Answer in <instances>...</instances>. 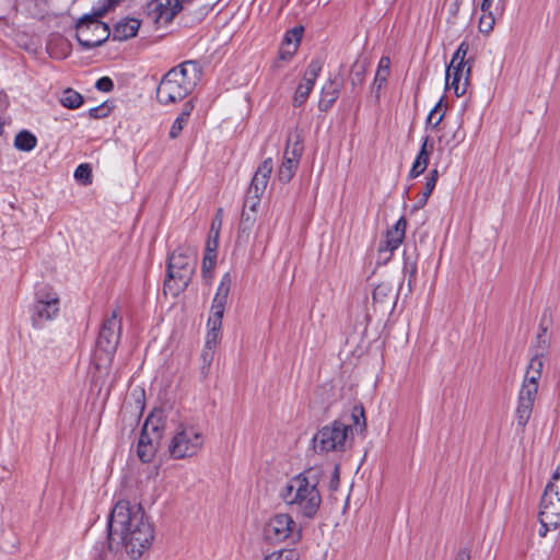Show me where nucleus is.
<instances>
[{
    "mask_svg": "<svg viewBox=\"0 0 560 560\" xmlns=\"http://www.w3.org/2000/svg\"><path fill=\"white\" fill-rule=\"evenodd\" d=\"M192 109H194V104H192L191 102H188V103H186V104L184 105V107H183V109H182V112H180L179 116H180V117H184L186 120H188V118H189V116H190V114H191Z\"/></svg>",
    "mask_w": 560,
    "mask_h": 560,
    "instance_id": "37998d69",
    "label": "nucleus"
},
{
    "mask_svg": "<svg viewBox=\"0 0 560 560\" xmlns=\"http://www.w3.org/2000/svg\"><path fill=\"white\" fill-rule=\"evenodd\" d=\"M322 469L313 467L290 478L279 490V497L292 512L313 518L322 504L318 483Z\"/></svg>",
    "mask_w": 560,
    "mask_h": 560,
    "instance_id": "f03ea898",
    "label": "nucleus"
},
{
    "mask_svg": "<svg viewBox=\"0 0 560 560\" xmlns=\"http://www.w3.org/2000/svg\"><path fill=\"white\" fill-rule=\"evenodd\" d=\"M303 35V27L296 26L288 31L284 35L282 46L280 48V58L283 60L290 59L298 50L299 44Z\"/></svg>",
    "mask_w": 560,
    "mask_h": 560,
    "instance_id": "4be33fe9",
    "label": "nucleus"
},
{
    "mask_svg": "<svg viewBox=\"0 0 560 560\" xmlns=\"http://www.w3.org/2000/svg\"><path fill=\"white\" fill-rule=\"evenodd\" d=\"M187 122H188V120H186L184 117H180L178 115V117L174 120V122L171 127L170 137L172 139H176Z\"/></svg>",
    "mask_w": 560,
    "mask_h": 560,
    "instance_id": "e433bc0d",
    "label": "nucleus"
},
{
    "mask_svg": "<svg viewBox=\"0 0 560 560\" xmlns=\"http://www.w3.org/2000/svg\"><path fill=\"white\" fill-rule=\"evenodd\" d=\"M197 252L189 245L177 247L168 257L164 292L177 296L189 284L196 269Z\"/></svg>",
    "mask_w": 560,
    "mask_h": 560,
    "instance_id": "20e7f679",
    "label": "nucleus"
},
{
    "mask_svg": "<svg viewBox=\"0 0 560 560\" xmlns=\"http://www.w3.org/2000/svg\"><path fill=\"white\" fill-rule=\"evenodd\" d=\"M247 222L248 223L250 222V218L249 217H246V218L243 217V224H245Z\"/></svg>",
    "mask_w": 560,
    "mask_h": 560,
    "instance_id": "603ef678",
    "label": "nucleus"
},
{
    "mask_svg": "<svg viewBox=\"0 0 560 560\" xmlns=\"http://www.w3.org/2000/svg\"><path fill=\"white\" fill-rule=\"evenodd\" d=\"M155 451H156L155 444H145L143 442V440L138 441L137 454H138V457L141 459V462H143V463L151 462L155 455Z\"/></svg>",
    "mask_w": 560,
    "mask_h": 560,
    "instance_id": "c85d7f7f",
    "label": "nucleus"
},
{
    "mask_svg": "<svg viewBox=\"0 0 560 560\" xmlns=\"http://www.w3.org/2000/svg\"><path fill=\"white\" fill-rule=\"evenodd\" d=\"M120 334L121 319L118 316V312L114 310L104 320L96 340L93 360L97 370L106 369L112 362L120 340Z\"/></svg>",
    "mask_w": 560,
    "mask_h": 560,
    "instance_id": "0eeeda50",
    "label": "nucleus"
},
{
    "mask_svg": "<svg viewBox=\"0 0 560 560\" xmlns=\"http://www.w3.org/2000/svg\"><path fill=\"white\" fill-rule=\"evenodd\" d=\"M389 67H390L389 58L388 57H382L380 62H378L377 70H385L386 72H389Z\"/></svg>",
    "mask_w": 560,
    "mask_h": 560,
    "instance_id": "c03bdc74",
    "label": "nucleus"
},
{
    "mask_svg": "<svg viewBox=\"0 0 560 560\" xmlns=\"http://www.w3.org/2000/svg\"><path fill=\"white\" fill-rule=\"evenodd\" d=\"M74 178L83 184H90L92 179V170L89 164H80L74 171Z\"/></svg>",
    "mask_w": 560,
    "mask_h": 560,
    "instance_id": "473e14b6",
    "label": "nucleus"
},
{
    "mask_svg": "<svg viewBox=\"0 0 560 560\" xmlns=\"http://www.w3.org/2000/svg\"><path fill=\"white\" fill-rule=\"evenodd\" d=\"M273 171L271 159H266L256 170L248 192L254 194L255 198H259L267 189L270 175Z\"/></svg>",
    "mask_w": 560,
    "mask_h": 560,
    "instance_id": "6ab92c4d",
    "label": "nucleus"
},
{
    "mask_svg": "<svg viewBox=\"0 0 560 560\" xmlns=\"http://www.w3.org/2000/svg\"><path fill=\"white\" fill-rule=\"evenodd\" d=\"M506 0H482L480 3L481 15L478 28L483 34L492 32L495 21L505 10Z\"/></svg>",
    "mask_w": 560,
    "mask_h": 560,
    "instance_id": "2eb2a0df",
    "label": "nucleus"
},
{
    "mask_svg": "<svg viewBox=\"0 0 560 560\" xmlns=\"http://www.w3.org/2000/svg\"><path fill=\"white\" fill-rule=\"evenodd\" d=\"M444 117V110L442 106V100H440L435 106L431 109V112L428 115L427 124L430 125L432 128H435L440 125Z\"/></svg>",
    "mask_w": 560,
    "mask_h": 560,
    "instance_id": "c756f323",
    "label": "nucleus"
},
{
    "mask_svg": "<svg viewBox=\"0 0 560 560\" xmlns=\"http://www.w3.org/2000/svg\"><path fill=\"white\" fill-rule=\"evenodd\" d=\"M407 222L405 218H400L395 225L387 231L384 242L380 246V252H388L392 254L396 250L405 238Z\"/></svg>",
    "mask_w": 560,
    "mask_h": 560,
    "instance_id": "412c9836",
    "label": "nucleus"
},
{
    "mask_svg": "<svg viewBox=\"0 0 560 560\" xmlns=\"http://www.w3.org/2000/svg\"><path fill=\"white\" fill-rule=\"evenodd\" d=\"M542 366H544V362H542V359L538 355L534 357L529 364H528V371H532V372H538L541 374V371H542Z\"/></svg>",
    "mask_w": 560,
    "mask_h": 560,
    "instance_id": "a19ab883",
    "label": "nucleus"
},
{
    "mask_svg": "<svg viewBox=\"0 0 560 560\" xmlns=\"http://www.w3.org/2000/svg\"><path fill=\"white\" fill-rule=\"evenodd\" d=\"M353 428L350 423L335 420L323 427L313 438L314 448L319 453L343 452L351 444Z\"/></svg>",
    "mask_w": 560,
    "mask_h": 560,
    "instance_id": "9d476101",
    "label": "nucleus"
},
{
    "mask_svg": "<svg viewBox=\"0 0 560 560\" xmlns=\"http://www.w3.org/2000/svg\"><path fill=\"white\" fill-rule=\"evenodd\" d=\"M149 8L154 22L167 24L180 11L182 4L179 0H153Z\"/></svg>",
    "mask_w": 560,
    "mask_h": 560,
    "instance_id": "a211bd4d",
    "label": "nucleus"
},
{
    "mask_svg": "<svg viewBox=\"0 0 560 560\" xmlns=\"http://www.w3.org/2000/svg\"><path fill=\"white\" fill-rule=\"evenodd\" d=\"M351 419L357 428L362 432L365 430L366 422L364 418V412L362 408L355 407L352 410Z\"/></svg>",
    "mask_w": 560,
    "mask_h": 560,
    "instance_id": "f704fd0d",
    "label": "nucleus"
},
{
    "mask_svg": "<svg viewBox=\"0 0 560 560\" xmlns=\"http://www.w3.org/2000/svg\"><path fill=\"white\" fill-rule=\"evenodd\" d=\"M154 538L153 527L142 506L119 500L108 518V542L110 548L122 547L133 559L149 549Z\"/></svg>",
    "mask_w": 560,
    "mask_h": 560,
    "instance_id": "f257e3e1",
    "label": "nucleus"
},
{
    "mask_svg": "<svg viewBox=\"0 0 560 560\" xmlns=\"http://www.w3.org/2000/svg\"><path fill=\"white\" fill-rule=\"evenodd\" d=\"M438 178H439V171L436 168H434L430 172L429 176L427 177L422 197L419 200L420 206H424L427 203L430 195L434 190Z\"/></svg>",
    "mask_w": 560,
    "mask_h": 560,
    "instance_id": "cd10ccee",
    "label": "nucleus"
},
{
    "mask_svg": "<svg viewBox=\"0 0 560 560\" xmlns=\"http://www.w3.org/2000/svg\"><path fill=\"white\" fill-rule=\"evenodd\" d=\"M459 7H460V0H454L451 4H450V12L451 14L455 18L459 11Z\"/></svg>",
    "mask_w": 560,
    "mask_h": 560,
    "instance_id": "a18cd8bd",
    "label": "nucleus"
},
{
    "mask_svg": "<svg viewBox=\"0 0 560 560\" xmlns=\"http://www.w3.org/2000/svg\"><path fill=\"white\" fill-rule=\"evenodd\" d=\"M232 285V277L230 273H224L220 280L217 292L212 300L210 315L207 323H212V325L222 324V318L225 312V305L228 302V298L230 294Z\"/></svg>",
    "mask_w": 560,
    "mask_h": 560,
    "instance_id": "4468645a",
    "label": "nucleus"
},
{
    "mask_svg": "<svg viewBox=\"0 0 560 560\" xmlns=\"http://www.w3.org/2000/svg\"><path fill=\"white\" fill-rule=\"evenodd\" d=\"M262 560H299L294 549H281L267 555Z\"/></svg>",
    "mask_w": 560,
    "mask_h": 560,
    "instance_id": "7c9ffc66",
    "label": "nucleus"
},
{
    "mask_svg": "<svg viewBox=\"0 0 560 560\" xmlns=\"http://www.w3.org/2000/svg\"><path fill=\"white\" fill-rule=\"evenodd\" d=\"M539 535L560 526V464L553 471L551 480L545 488L539 505Z\"/></svg>",
    "mask_w": 560,
    "mask_h": 560,
    "instance_id": "6e6552de",
    "label": "nucleus"
},
{
    "mask_svg": "<svg viewBox=\"0 0 560 560\" xmlns=\"http://www.w3.org/2000/svg\"><path fill=\"white\" fill-rule=\"evenodd\" d=\"M322 67L323 66L319 60H312L307 66L303 79L301 83L298 85L293 97V105L295 107H300L306 102L310 93L314 88L316 79L318 78L322 71Z\"/></svg>",
    "mask_w": 560,
    "mask_h": 560,
    "instance_id": "dca6fc26",
    "label": "nucleus"
},
{
    "mask_svg": "<svg viewBox=\"0 0 560 560\" xmlns=\"http://www.w3.org/2000/svg\"><path fill=\"white\" fill-rule=\"evenodd\" d=\"M337 96H338V93L336 90H334L331 93H329L328 105L332 104L336 101Z\"/></svg>",
    "mask_w": 560,
    "mask_h": 560,
    "instance_id": "de8ad7c7",
    "label": "nucleus"
},
{
    "mask_svg": "<svg viewBox=\"0 0 560 560\" xmlns=\"http://www.w3.org/2000/svg\"><path fill=\"white\" fill-rule=\"evenodd\" d=\"M388 75L389 72H386L385 70H377L374 78L373 88L380 91L387 81Z\"/></svg>",
    "mask_w": 560,
    "mask_h": 560,
    "instance_id": "4c0bfd02",
    "label": "nucleus"
},
{
    "mask_svg": "<svg viewBox=\"0 0 560 560\" xmlns=\"http://www.w3.org/2000/svg\"><path fill=\"white\" fill-rule=\"evenodd\" d=\"M393 288L389 283H381L373 291V300L377 303H384L392 295Z\"/></svg>",
    "mask_w": 560,
    "mask_h": 560,
    "instance_id": "2f4dec72",
    "label": "nucleus"
},
{
    "mask_svg": "<svg viewBox=\"0 0 560 560\" xmlns=\"http://www.w3.org/2000/svg\"><path fill=\"white\" fill-rule=\"evenodd\" d=\"M301 527L288 513L275 514L264 526L265 539L273 544L285 540L296 542L301 538Z\"/></svg>",
    "mask_w": 560,
    "mask_h": 560,
    "instance_id": "9b49d317",
    "label": "nucleus"
},
{
    "mask_svg": "<svg viewBox=\"0 0 560 560\" xmlns=\"http://www.w3.org/2000/svg\"><path fill=\"white\" fill-rule=\"evenodd\" d=\"M468 49L466 42L460 43L446 69V90H452L456 96L464 95L470 85L472 61L466 58Z\"/></svg>",
    "mask_w": 560,
    "mask_h": 560,
    "instance_id": "1a4fd4ad",
    "label": "nucleus"
},
{
    "mask_svg": "<svg viewBox=\"0 0 560 560\" xmlns=\"http://www.w3.org/2000/svg\"><path fill=\"white\" fill-rule=\"evenodd\" d=\"M97 112H98V108H96V107H95V108H92V109H91V112H90V113H91V116H93V117H98Z\"/></svg>",
    "mask_w": 560,
    "mask_h": 560,
    "instance_id": "3c124183",
    "label": "nucleus"
},
{
    "mask_svg": "<svg viewBox=\"0 0 560 560\" xmlns=\"http://www.w3.org/2000/svg\"><path fill=\"white\" fill-rule=\"evenodd\" d=\"M117 0H105L102 8L94 10L93 15H85L77 23V39L84 49L101 46L110 35L108 26L98 19L104 16Z\"/></svg>",
    "mask_w": 560,
    "mask_h": 560,
    "instance_id": "423d86ee",
    "label": "nucleus"
},
{
    "mask_svg": "<svg viewBox=\"0 0 560 560\" xmlns=\"http://www.w3.org/2000/svg\"><path fill=\"white\" fill-rule=\"evenodd\" d=\"M537 392L538 385L522 384L516 409L517 423L522 427H524L530 418Z\"/></svg>",
    "mask_w": 560,
    "mask_h": 560,
    "instance_id": "f3484780",
    "label": "nucleus"
},
{
    "mask_svg": "<svg viewBox=\"0 0 560 560\" xmlns=\"http://www.w3.org/2000/svg\"><path fill=\"white\" fill-rule=\"evenodd\" d=\"M219 237V230L215 231L213 244L210 243V248H217V240Z\"/></svg>",
    "mask_w": 560,
    "mask_h": 560,
    "instance_id": "8fccbe9b",
    "label": "nucleus"
},
{
    "mask_svg": "<svg viewBox=\"0 0 560 560\" xmlns=\"http://www.w3.org/2000/svg\"><path fill=\"white\" fill-rule=\"evenodd\" d=\"M222 324L207 323V334L205 338V347L201 352L203 366L209 368L214 359L215 348L221 340Z\"/></svg>",
    "mask_w": 560,
    "mask_h": 560,
    "instance_id": "aec40b11",
    "label": "nucleus"
},
{
    "mask_svg": "<svg viewBox=\"0 0 560 560\" xmlns=\"http://www.w3.org/2000/svg\"><path fill=\"white\" fill-rule=\"evenodd\" d=\"M302 153L303 144L300 133H291L288 138L282 162L278 168V179L281 183H289L293 178L299 167Z\"/></svg>",
    "mask_w": 560,
    "mask_h": 560,
    "instance_id": "f8f14e48",
    "label": "nucleus"
},
{
    "mask_svg": "<svg viewBox=\"0 0 560 560\" xmlns=\"http://www.w3.org/2000/svg\"><path fill=\"white\" fill-rule=\"evenodd\" d=\"M541 374L538 373V372H532V371H528L526 372V375H525V378L523 381V383H526V384H532V385H538V381L540 378Z\"/></svg>",
    "mask_w": 560,
    "mask_h": 560,
    "instance_id": "79ce46f5",
    "label": "nucleus"
},
{
    "mask_svg": "<svg viewBox=\"0 0 560 560\" xmlns=\"http://www.w3.org/2000/svg\"><path fill=\"white\" fill-rule=\"evenodd\" d=\"M469 559H470L469 552L465 549L459 550L455 558V560H469Z\"/></svg>",
    "mask_w": 560,
    "mask_h": 560,
    "instance_id": "49530a36",
    "label": "nucleus"
},
{
    "mask_svg": "<svg viewBox=\"0 0 560 560\" xmlns=\"http://www.w3.org/2000/svg\"><path fill=\"white\" fill-rule=\"evenodd\" d=\"M140 27V21L137 19H124L119 21L113 31V39L127 40L137 35Z\"/></svg>",
    "mask_w": 560,
    "mask_h": 560,
    "instance_id": "b1692460",
    "label": "nucleus"
},
{
    "mask_svg": "<svg viewBox=\"0 0 560 560\" xmlns=\"http://www.w3.org/2000/svg\"><path fill=\"white\" fill-rule=\"evenodd\" d=\"M163 418L164 413L162 410H154L153 412H151V415L147 418L143 424V429L139 438V441L143 440L145 444H155L152 438L150 436V432L158 434V430L163 423Z\"/></svg>",
    "mask_w": 560,
    "mask_h": 560,
    "instance_id": "393cba45",
    "label": "nucleus"
},
{
    "mask_svg": "<svg viewBox=\"0 0 560 560\" xmlns=\"http://www.w3.org/2000/svg\"><path fill=\"white\" fill-rule=\"evenodd\" d=\"M36 137L26 130L19 132L14 139L15 148L21 151H32L36 147Z\"/></svg>",
    "mask_w": 560,
    "mask_h": 560,
    "instance_id": "a878e982",
    "label": "nucleus"
},
{
    "mask_svg": "<svg viewBox=\"0 0 560 560\" xmlns=\"http://www.w3.org/2000/svg\"><path fill=\"white\" fill-rule=\"evenodd\" d=\"M365 67L360 63H355L352 68L350 80L352 85L362 84L364 81Z\"/></svg>",
    "mask_w": 560,
    "mask_h": 560,
    "instance_id": "72a5a7b5",
    "label": "nucleus"
},
{
    "mask_svg": "<svg viewBox=\"0 0 560 560\" xmlns=\"http://www.w3.org/2000/svg\"><path fill=\"white\" fill-rule=\"evenodd\" d=\"M58 312L59 298L57 293L48 289L39 291L33 306V325L40 327L44 323L54 319L58 315Z\"/></svg>",
    "mask_w": 560,
    "mask_h": 560,
    "instance_id": "ddd939ff",
    "label": "nucleus"
},
{
    "mask_svg": "<svg viewBox=\"0 0 560 560\" xmlns=\"http://www.w3.org/2000/svg\"><path fill=\"white\" fill-rule=\"evenodd\" d=\"M465 138H466V132L463 128V124L460 122L453 133V147H456L459 143H462L465 140Z\"/></svg>",
    "mask_w": 560,
    "mask_h": 560,
    "instance_id": "ea45409f",
    "label": "nucleus"
},
{
    "mask_svg": "<svg viewBox=\"0 0 560 560\" xmlns=\"http://www.w3.org/2000/svg\"><path fill=\"white\" fill-rule=\"evenodd\" d=\"M432 150H433V144L429 143V138L425 137L423 139L421 149L411 166V170L409 173L410 177L416 178L425 171V168L429 164V159H430V154H431Z\"/></svg>",
    "mask_w": 560,
    "mask_h": 560,
    "instance_id": "5701e85b",
    "label": "nucleus"
},
{
    "mask_svg": "<svg viewBox=\"0 0 560 560\" xmlns=\"http://www.w3.org/2000/svg\"><path fill=\"white\" fill-rule=\"evenodd\" d=\"M203 430L192 423H178L167 443V453L173 459H187L197 456L205 446Z\"/></svg>",
    "mask_w": 560,
    "mask_h": 560,
    "instance_id": "39448f33",
    "label": "nucleus"
},
{
    "mask_svg": "<svg viewBox=\"0 0 560 560\" xmlns=\"http://www.w3.org/2000/svg\"><path fill=\"white\" fill-rule=\"evenodd\" d=\"M96 89L102 92H109L113 90V81L108 77H103L96 81Z\"/></svg>",
    "mask_w": 560,
    "mask_h": 560,
    "instance_id": "58836bf2",
    "label": "nucleus"
},
{
    "mask_svg": "<svg viewBox=\"0 0 560 560\" xmlns=\"http://www.w3.org/2000/svg\"><path fill=\"white\" fill-rule=\"evenodd\" d=\"M417 272V267L415 265L410 266V278H415ZM411 283V279H409V284Z\"/></svg>",
    "mask_w": 560,
    "mask_h": 560,
    "instance_id": "09e8293b",
    "label": "nucleus"
},
{
    "mask_svg": "<svg viewBox=\"0 0 560 560\" xmlns=\"http://www.w3.org/2000/svg\"><path fill=\"white\" fill-rule=\"evenodd\" d=\"M60 103L70 109L79 108L83 103V97L80 93L72 89H67L60 98Z\"/></svg>",
    "mask_w": 560,
    "mask_h": 560,
    "instance_id": "bb28decb",
    "label": "nucleus"
},
{
    "mask_svg": "<svg viewBox=\"0 0 560 560\" xmlns=\"http://www.w3.org/2000/svg\"><path fill=\"white\" fill-rule=\"evenodd\" d=\"M201 78L197 62L185 61L171 69L158 88V98L162 104H171L186 97Z\"/></svg>",
    "mask_w": 560,
    "mask_h": 560,
    "instance_id": "7ed1b4c3",
    "label": "nucleus"
},
{
    "mask_svg": "<svg viewBox=\"0 0 560 560\" xmlns=\"http://www.w3.org/2000/svg\"><path fill=\"white\" fill-rule=\"evenodd\" d=\"M217 254L214 253V248H210V241L207 244V253L203 257L202 262V271L206 273L214 266V259Z\"/></svg>",
    "mask_w": 560,
    "mask_h": 560,
    "instance_id": "c9c22d12",
    "label": "nucleus"
}]
</instances>
